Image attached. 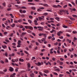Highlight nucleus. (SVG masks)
Here are the masks:
<instances>
[{
    "instance_id": "obj_1",
    "label": "nucleus",
    "mask_w": 77,
    "mask_h": 77,
    "mask_svg": "<svg viewBox=\"0 0 77 77\" xmlns=\"http://www.w3.org/2000/svg\"><path fill=\"white\" fill-rule=\"evenodd\" d=\"M65 12V11L63 10H60L59 13V14L62 15L63 14V12Z\"/></svg>"
},
{
    "instance_id": "obj_2",
    "label": "nucleus",
    "mask_w": 77,
    "mask_h": 77,
    "mask_svg": "<svg viewBox=\"0 0 77 77\" xmlns=\"http://www.w3.org/2000/svg\"><path fill=\"white\" fill-rule=\"evenodd\" d=\"M62 33H63V32L60 31L57 32V35L58 36H60V34H62Z\"/></svg>"
},
{
    "instance_id": "obj_3",
    "label": "nucleus",
    "mask_w": 77,
    "mask_h": 77,
    "mask_svg": "<svg viewBox=\"0 0 77 77\" xmlns=\"http://www.w3.org/2000/svg\"><path fill=\"white\" fill-rule=\"evenodd\" d=\"M9 70L11 72H13L14 71V68L11 67H10Z\"/></svg>"
},
{
    "instance_id": "obj_4",
    "label": "nucleus",
    "mask_w": 77,
    "mask_h": 77,
    "mask_svg": "<svg viewBox=\"0 0 77 77\" xmlns=\"http://www.w3.org/2000/svg\"><path fill=\"white\" fill-rule=\"evenodd\" d=\"M34 22L35 23L34 24L35 25H38V22L37 21H36V20H35L34 21Z\"/></svg>"
},
{
    "instance_id": "obj_5",
    "label": "nucleus",
    "mask_w": 77,
    "mask_h": 77,
    "mask_svg": "<svg viewBox=\"0 0 77 77\" xmlns=\"http://www.w3.org/2000/svg\"><path fill=\"white\" fill-rule=\"evenodd\" d=\"M44 72H45V73H48V72H49V71L47 70H44Z\"/></svg>"
},
{
    "instance_id": "obj_6",
    "label": "nucleus",
    "mask_w": 77,
    "mask_h": 77,
    "mask_svg": "<svg viewBox=\"0 0 77 77\" xmlns=\"http://www.w3.org/2000/svg\"><path fill=\"white\" fill-rule=\"evenodd\" d=\"M38 18L40 21H41V20H44V18H42L41 17H38Z\"/></svg>"
},
{
    "instance_id": "obj_7",
    "label": "nucleus",
    "mask_w": 77,
    "mask_h": 77,
    "mask_svg": "<svg viewBox=\"0 0 77 77\" xmlns=\"http://www.w3.org/2000/svg\"><path fill=\"white\" fill-rule=\"evenodd\" d=\"M28 29H29L30 30H33V27H32V26H29Z\"/></svg>"
},
{
    "instance_id": "obj_8",
    "label": "nucleus",
    "mask_w": 77,
    "mask_h": 77,
    "mask_svg": "<svg viewBox=\"0 0 77 77\" xmlns=\"http://www.w3.org/2000/svg\"><path fill=\"white\" fill-rule=\"evenodd\" d=\"M42 36H44V37H47V34L45 33H42Z\"/></svg>"
},
{
    "instance_id": "obj_9",
    "label": "nucleus",
    "mask_w": 77,
    "mask_h": 77,
    "mask_svg": "<svg viewBox=\"0 0 77 77\" xmlns=\"http://www.w3.org/2000/svg\"><path fill=\"white\" fill-rule=\"evenodd\" d=\"M27 33L26 32H23L22 33V36H24V35H26Z\"/></svg>"
},
{
    "instance_id": "obj_10",
    "label": "nucleus",
    "mask_w": 77,
    "mask_h": 77,
    "mask_svg": "<svg viewBox=\"0 0 77 77\" xmlns=\"http://www.w3.org/2000/svg\"><path fill=\"white\" fill-rule=\"evenodd\" d=\"M41 63L40 62H38L37 63V66H41Z\"/></svg>"
},
{
    "instance_id": "obj_11",
    "label": "nucleus",
    "mask_w": 77,
    "mask_h": 77,
    "mask_svg": "<svg viewBox=\"0 0 77 77\" xmlns=\"http://www.w3.org/2000/svg\"><path fill=\"white\" fill-rule=\"evenodd\" d=\"M11 26L12 27H14L15 26V23H13L12 25H11Z\"/></svg>"
},
{
    "instance_id": "obj_12",
    "label": "nucleus",
    "mask_w": 77,
    "mask_h": 77,
    "mask_svg": "<svg viewBox=\"0 0 77 77\" xmlns=\"http://www.w3.org/2000/svg\"><path fill=\"white\" fill-rule=\"evenodd\" d=\"M2 47L4 49H5V48H7V46H6V45L5 46L4 45H2Z\"/></svg>"
},
{
    "instance_id": "obj_13",
    "label": "nucleus",
    "mask_w": 77,
    "mask_h": 77,
    "mask_svg": "<svg viewBox=\"0 0 77 77\" xmlns=\"http://www.w3.org/2000/svg\"><path fill=\"white\" fill-rule=\"evenodd\" d=\"M41 41L42 42H45V38H43L42 39Z\"/></svg>"
},
{
    "instance_id": "obj_14",
    "label": "nucleus",
    "mask_w": 77,
    "mask_h": 77,
    "mask_svg": "<svg viewBox=\"0 0 77 77\" xmlns=\"http://www.w3.org/2000/svg\"><path fill=\"white\" fill-rule=\"evenodd\" d=\"M30 76L31 77H34V74H33V73H32L30 75Z\"/></svg>"
},
{
    "instance_id": "obj_15",
    "label": "nucleus",
    "mask_w": 77,
    "mask_h": 77,
    "mask_svg": "<svg viewBox=\"0 0 77 77\" xmlns=\"http://www.w3.org/2000/svg\"><path fill=\"white\" fill-rule=\"evenodd\" d=\"M28 68H30V65L29 63H28L27 64Z\"/></svg>"
},
{
    "instance_id": "obj_16",
    "label": "nucleus",
    "mask_w": 77,
    "mask_h": 77,
    "mask_svg": "<svg viewBox=\"0 0 77 77\" xmlns=\"http://www.w3.org/2000/svg\"><path fill=\"white\" fill-rule=\"evenodd\" d=\"M72 33L73 34H76L77 33V31H72Z\"/></svg>"
},
{
    "instance_id": "obj_17",
    "label": "nucleus",
    "mask_w": 77,
    "mask_h": 77,
    "mask_svg": "<svg viewBox=\"0 0 77 77\" xmlns=\"http://www.w3.org/2000/svg\"><path fill=\"white\" fill-rule=\"evenodd\" d=\"M20 43H21V41L20 40H18V42H17V44L18 45H20Z\"/></svg>"
},
{
    "instance_id": "obj_18",
    "label": "nucleus",
    "mask_w": 77,
    "mask_h": 77,
    "mask_svg": "<svg viewBox=\"0 0 77 77\" xmlns=\"http://www.w3.org/2000/svg\"><path fill=\"white\" fill-rule=\"evenodd\" d=\"M55 32V30L54 29H52V31H50V33H53V32Z\"/></svg>"
},
{
    "instance_id": "obj_19",
    "label": "nucleus",
    "mask_w": 77,
    "mask_h": 77,
    "mask_svg": "<svg viewBox=\"0 0 77 77\" xmlns=\"http://www.w3.org/2000/svg\"><path fill=\"white\" fill-rule=\"evenodd\" d=\"M43 6H46V7H48V5L47 4H43Z\"/></svg>"
},
{
    "instance_id": "obj_20",
    "label": "nucleus",
    "mask_w": 77,
    "mask_h": 77,
    "mask_svg": "<svg viewBox=\"0 0 77 77\" xmlns=\"http://www.w3.org/2000/svg\"><path fill=\"white\" fill-rule=\"evenodd\" d=\"M19 61L20 62H24V60L23 59H22L21 58H20L19 59Z\"/></svg>"
},
{
    "instance_id": "obj_21",
    "label": "nucleus",
    "mask_w": 77,
    "mask_h": 77,
    "mask_svg": "<svg viewBox=\"0 0 77 77\" xmlns=\"http://www.w3.org/2000/svg\"><path fill=\"white\" fill-rule=\"evenodd\" d=\"M55 19H56V20H57L58 21H59V20H60V19L58 17H57L55 18Z\"/></svg>"
},
{
    "instance_id": "obj_22",
    "label": "nucleus",
    "mask_w": 77,
    "mask_h": 77,
    "mask_svg": "<svg viewBox=\"0 0 77 77\" xmlns=\"http://www.w3.org/2000/svg\"><path fill=\"white\" fill-rule=\"evenodd\" d=\"M31 8L32 9V10H35V9H36V8L35 7H31Z\"/></svg>"
},
{
    "instance_id": "obj_23",
    "label": "nucleus",
    "mask_w": 77,
    "mask_h": 77,
    "mask_svg": "<svg viewBox=\"0 0 77 77\" xmlns=\"http://www.w3.org/2000/svg\"><path fill=\"white\" fill-rule=\"evenodd\" d=\"M39 74L42 77L43 76V74H42V73L41 72H39Z\"/></svg>"
},
{
    "instance_id": "obj_24",
    "label": "nucleus",
    "mask_w": 77,
    "mask_h": 77,
    "mask_svg": "<svg viewBox=\"0 0 77 77\" xmlns=\"http://www.w3.org/2000/svg\"><path fill=\"white\" fill-rule=\"evenodd\" d=\"M69 18L71 20H75V19H74V18H72L71 17H69Z\"/></svg>"
},
{
    "instance_id": "obj_25",
    "label": "nucleus",
    "mask_w": 77,
    "mask_h": 77,
    "mask_svg": "<svg viewBox=\"0 0 77 77\" xmlns=\"http://www.w3.org/2000/svg\"><path fill=\"white\" fill-rule=\"evenodd\" d=\"M47 15H48V13H45L43 14V15H44V16Z\"/></svg>"
},
{
    "instance_id": "obj_26",
    "label": "nucleus",
    "mask_w": 77,
    "mask_h": 77,
    "mask_svg": "<svg viewBox=\"0 0 77 77\" xmlns=\"http://www.w3.org/2000/svg\"><path fill=\"white\" fill-rule=\"evenodd\" d=\"M55 71H58V72H59V71H60V69H55Z\"/></svg>"
},
{
    "instance_id": "obj_27",
    "label": "nucleus",
    "mask_w": 77,
    "mask_h": 77,
    "mask_svg": "<svg viewBox=\"0 0 77 77\" xmlns=\"http://www.w3.org/2000/svg\"><path fill=\"white\" fill-rule=\"evenodd\" d=\"M54 8H57V5H53L52 6Z\"/></svg>"
},
{
    "instance_id": "obj_28",
    "label": "nucleus",
    "mask_w": 77,
    "mask_h": 77,
    "mask_svg": "<svg viewBox=\"0 0 77 77\" xmlns=\"http://www.w3.org/2000/svg\"><path fill=\"white\" fill-rule=\"evenodd\" d=\"M0 74H5V73L2 71H0Z\"/></svg>"
},
{
    "instance_id": "obj_29",
    "label": "nucleus",
    "mask_w": 77,
    "mask_h": 77,
    "mask_svg": "<svg viewBox=\"0 0 77 77\" xmlns=\"http://www.w3.org/2000/svg\"><path fill=\"white\" fill-rule=\"evenodd\" d=\"M59 38H60V39H63V36H59Z\"/></svg>"
},
{
    "instance_id": "obj_30",
    "label": "nucleus",
    "mask_w": 77,
    "mask_h": 77,
    "mask_svg": "<svg viewBox=\"0 0 77 77\" xmlns=\"http://www.w3.org/2000/svg\"><path fill=\"white\" fill-rule=\"evenodd\" d=\"M63 64V62H60V65H62Z\"/></svg>"
},
{
    "instance_id": "obj_31",
    "label": "nucleus",
    "mask_w": 77,
    "mask_h": 77,
    "mask_svg": "<svg viewBox=\"0 0 77 77\" xmlns=\"http://www.w3.org/2000/svg\"><path fill=\"white\" fill-rule=\"evenodd\" d=\"M28 5H35V4L33 3H28Z\"/></svg>"
},
{
    "instance_id": "obj_32",
    "label": "nucleus",
    "mask_w": 77,
    "mask_h": 77,
    "mask_svg": "<svg viewBox=\"0 0 77 77\" xmlns=\"http://www.w3.org/2000/svg\"><path fill=\"white\" fill-rule=\"evenodd\" d=\"M22 20L21 19H20L18 21V23H21L22 21Z\"/></svg>"
},
{
    "instance_id": "obj_33",
    "label": "nucleus",
    "mask_w": 77,
    "mask_h": 77,
    "mask_svg": "<svg viewBox=\"0 0 77 77\" xmlns=\"http://www.w3.org/2000/svg\"><path fill=\"white\" fill-rule=\"evenodd\" d=\"M2 5L3 6L5 7L6 6V3L4 2L3 3H2Z\"/></svg>"
},
{
    "instance_id": "obj_34",
    "label": "nucleus",
    "mask_w": 77,
    "mask_h": 77,
    "mask_svg": "<svg viewBox=\"0 0 77 77\" xmlns=\"http://www.w3.org/2000/svg\"><path fill=\"white\" fill-rule=\"evenodd\" d=\"M29 17L30 19H32L33 18V17L32 16H29Z\"/></svg>"
},
{
    "instance_id": "obj_35",
    "label": "nucleus",
    "mask_w": 77,
    "mask_h": 77,
    "mask_svg": "<svg viewBox=\"0 0 77 77\" xmlns=\"http://www.w3.org/2000/svg\"><path fill=\"white\" fill-rule=\"evenodd\" d=\"M28 21L30 23V24L32 23V21L30 20H28Z\"/></svg>"
},
{
    "instance_id": "obj_36",
    "label": "nucleus",
    "mask_w": 77,
    "mask_h": 77,
    "mask_svg": "<svg viewBox=\"0 0 77 77\" xmlns=\"http://www.w3.org/2000/svg\"><path fill=\"white\" fill-rule=\"evenodd\" d=\"M24 52L26 54L29 55V53H28V52H27L26 51H24Z\"/></svg>"
},
{
    "instance_id": "obj_37",
    "label": "nucleus",
    "mask_w": 77,
    "mask_h": 77,
    "mask_svg": "<svg viewBox=\"0 0 77 77\" xmlns=\"http://www.w3.org/2000/svg\"><path fill=\"white\" fill-rule=\"evenodd\" d=\"M7 69H5V70H3V72H7Z\"/></svg>"
},
{
    "instance_id": "obj_38",
    "label": "nucleus",
    "mask_w": 77,
    "mask_h": 77,
    "mask_svg": "<svg viewBox=\"0 0 77 77\" xmlns=\"http://www.w3.org/2000/svg\"><path fill=\"white\" fill-rule=\"evenodd\" d=\"M10 16H11V17L12 18H14V16H13V15H12V14H10Z\"/></svg>"
},
{
    "instance_id": "obj_39",
    "label": "nucleus",
    "mask_w": 77,
    "mask_h": 77,
    "mask_svg": "<svg viewBox=\"0 0 77 77\" xmlns=\"http://www.w3.org/2000/svg\"><path fill=\"white\" fill-rule=\"evenodd\" d=\"M5 56L6 57H8V53L7 52H6V53L5 54Z\"/></svg>"
},
{
    "instance_id": "obj_40",
    "label": "nucleus",
    "mask_w": 77,
    "mask_h": 77,
    "mask_svg": "<svg viewBox=\"0 0 77 77\" xmlns=\"http://www.w3.org/2000/svg\"><path fill=\"white\" fill-rule=\"evenodd\" d=\"M71 3H72V5H74V6H75V3L74 2H71Z\"/></svg>"
},
{
    "instance_id": "obj_41",
    "label": "nucleus",
    "mask_w": 77,
    "mask_h": 77,
    "mask_svg": "<svg viewBox=\"0 0 77 77\" xmlns=\"http://www.w3.org/2000/svg\"><path fill=\"white\" fill-rule=\"evenodd\" d=\"M2 26L3 27H4V28H5L6 27L5 25H4L3 23L2 24Z\"/></svg>"
},
{
    "instance_id": "obj_42",
    "label": "nucleus",
    "mask_w": 77,
    "mask_h": 77,
    "mask_svg": "<svg viewBox=\"0 0 77 77\" xmlns=\"http://www.w3.org/2000/svg\"><path fill=\"white\" fill-rule=\"evenodd\" d=\"M38 35L39 36H42V33H40Z\"/></svg>"
},
{
    "instance_id": "obj_43",
    "label": "nucleus",
    "mask_w": 77,
    "mask_h": 77,
    "mask_svg": "<svg viewBox=\"0 0 77 77\" xmlns=\"http://www.w3.org/2000/svg\"><path fill=\"white\" fill-rule=\"evenodd\" d=\"M66 36H68V37H71V35H70L68 34H66Z\"/></svg>"
},
{
    "instance_id": "obj_44",
    "label": "nucleus",
    "mask_w": 77,
    "mask_h": 77,
    "mask_svg": "<svg viewBox=\"0 0 77 77\" xmlns=\"http://www.w3.org/2000/svg\"><path fill=\"white\" fill-rule=\"evenodd\" d=\"M25 28L26 29H29V26H25Z\"/></svg>"
},
{
    "instance_id": "obj_45",
    "label": "nucleus",
    "mask_w": 77,
    "mask_h": 77,
    "mask_svg": "<svg viewBox=\"0 0 77 77\" xmlns=\"http://www.w3.org/2000/svg\"><path fill=\"white\" fill-rule=\"evenodd\" d=\"M18 68H16V69H15V71L16 72H18Z\"/></svg>"
},
{
    "instance_id": "obj_46",
    "label": "nucleus",
    "mask_w": 77,
    "mask_h": 77,
    "mask_svg": "<svg viewBox=\"0 0 77 77\" xmlns=\"http://www.w3.org/2000/svg\"><path fill=\"white\" fill-rule=\"evenodd\" d=\"M12 45H14V46H15V45H16V44H15V43H12Z\"/></svg>"
},
{
    "instance_id": "obj_47",
    "label": "nucleus",
    "mask_w": 77,
    "mask_h": 77,
    "mask_svg": "<svg viewBox=\"0 0 77 77\" xmlns=\"http://www.w3.org/2000/svg\"><path fill=\"white\" fill-rule=\"evenodd\" d=\"M47 11H48V12H52V10H47Z\"/></svg>"
},
{
    "instance_id": "obj_48",
    "label": "nucleus",
    "mask_w": 77,
    "mask_h": 77,
    "mask_svg": "<svg viewBox=\"0 0 77 77\" xmlns=\"http://www.w3.org/2000/svg\"><path fill=\"white\" fill-rule=\"evenodd\" d=\"M16 33L17 35L18 36H20V34H19V32H17Z\"/></svg>"
},
{
    "instance_id": "obj_49",
    "label": "nucleus",
    "mask_w": 77,
    "mask_h": 77,
    "mask_svg": "<svg viewBox=\"0 0 77 77\" xmlns=\"http://www.w3.org/2000/svg\"><path fill=\"white\" fill-rule=\"evenodd\" d=\"M69 23V24H72V22L71 21H69L68 22Z\"/></svg>"
},
{
    "instance_id": "obj_50",
    "label": "nucleus",
    "mask_w": 77,
    "mask_h": 77,
    "mask_svg": "<svg viewBox=\"0 0 77 77\" xmlns=\"http://www.w3.org/2000/svg\"><path fill=\"white\" fill-rule=\"evenodd\" d=\"M11 8H8V9H7V11H11Z\"/></svg>"
},
{
    "instance_id": "obj_51",
    "label": "nucleus",
    "mask_w": 77,
    "mask_h": 77,
    "mask_svg": "<svg viewBox=\"0 0 77 77\" xmlns=\"http://www.w3.org/2000/svg\"><path fill=\"white\" fill-rule=\"evenodd\" d=\"M14 23H18V22L17 20H14Z\"/></svg>"
},
{
    "instance_id": "obj_52",
    "label": "nucleus",
    "mask_w": 77,
    "mask_h": 77,
    "mask_svg": "<svg viewBox=\"0 0 77 77\" xmlns=\"http://www.w3.org/2000/svg\"><path fill=\"white\" fill-rule=\"evenodd\" d=\"M52 59L53 60V61H55V60H56V58H52Z\"/></svg>"
},
{
    "instance_id": "obj_53",
    "label": "nucleus",
    "mask_w": 77,
    "mask_h": 77,
    "mask_svg": "<svg viewBox=\"0 0 77 77\" xmlns=\"http://www.w3.org/2000/svg\"><path fill=\"white\" fill-rule=\"evenodd\" d=\"M54 75H58V74L57 73H54Z\"/></svg>"
},
{
    "instance_id": "obj_54",
    "label": "nucleus",
    "mask_w": 77,
    "mask_h": 77,
    "mask_svg": "<svg viewBox=\"0 0 77 77\" xmlns=\"http://www.w3.org/2000/svg\"><path fill=\"white\" fill-rule=\"evenodd\" d=\"M72 17H77V16L73 14L72 15Z\"/></svg>"
},
{
    "instance_id": "obj_55",
    "label": "nucleus",
    "mask_w": 77,
    "mask_h": 77,
    "mask_svg": "<svg viewBox=\"0 0 77 77\" xmlns=\"http://www.w3.org/2000/svg\"><path fill=\"white\" fill-rule=\"evenodd\" d=\"M66 7H67V5H65L63 6V8H66Z\"/></svg>"
},
{
    "instance_id": "obj_56",
    "label": "nucleus",
    "mask_w": 77,
    "mask_h": 77,
    "mask_svg": "<svg viewBox=\"0 0 77 77\" xmlns=\"http://www.w3.org/2000/svg\"><path fill=\"white\" fill-rule=\"evenodd\" d=\"M52 38V37L51 36H49L48 37V38L50 39H51Z\"/></svg>"
},
{
    "instance_id": "obj_57",
    "label": "nucleus",
    "mask_w": 77,
    "mask_h": 77,
    "mask_svg": "<svg viewBox=\"0 0 77 77\" xmlns=\"http://www.w3.org/2000/svg\"><path fill=\"white\" fill-rule=\"evenodd\" d=\"M63 75L60 74L59 75V77H63Z\"/></svg>"
},
{
    "instance_id": "obj_58",
    "label": "nucleus",
    "mask_w": 77,
    "mask_h": 77,
    "mask_svg": "<svg viewBox=\"0 0 77 77\" xmlns=\"http://www.w3.org/2000/svg\"><path fill=\"white\" fill-rule=\"evenodd\" d=\"M57 41L58 42H61V40H60V39H58L57 40Z\"/></svg>"
},
{
    "instance_id": "obj_59",
    "label": "nucleus",
    "mask_w": 77,
    "mask_h": 77,
    "mask_svg": "<svg viewBox=\"0 0 77 77\" xmlns=\"http://www.w3.org/2000/svg\"><path fill=\"white\" fill-rule=\"evenodd\" d=\"M39 9H44V7H40L39 8Z\"/></svg>"
},
{
    "instance_id": "obj_60",
    "label": "nucleus",
    "mask_w": 77,
    "mask_h": 77,
    "mask_svg": "<svg viewBox=\"0 0 77 77\" xmlns=\"http://www.w3.org/2000/svg\"><path fill=\"white\" fill-rule=\"evenodd\" d=\"M63 27H64V28H68V26H63Z\"/></svg>"
},
{
    "instance_id": "obj_61",
    "label": "nucleus",
    "mask_w": 77,
    "mask_h": 77,
    "mask_svg": "<svg viewBox=\"0 0 77 77\" xmlns=\"http://www.w3.org/2000/svg\"><path fill=\"white\" fill-rule=\"evenodd\" d=\"M33 59H35V57H32V60H33Z\"/></svg>"
},
{
    "instance_id": "obj_62",
    "label": "nucleus",
    "mask_w": 77,
    "mask_h": 77,
    "mask_svg": "<svg viewBox=\"0 0 77 77\" xmlns=\"http://www.w3.org/2000/svg\"><path fill=\"white\" fill-rule=\"evenodd\" d=\"M11 56H14V55H15V54L12 53L11 54Z\"/></svg>"
},
{
    "instance_id": "obj_63",
    "label": "nucleus",
    "mask_w": 77,
    "mask_h": 77,
    "mask_svg": "<svg viewBox=\"0 0 77 77\" xmlns=\"http://www.w3.org/2000/svg\"><path fill=\"white\" fill-rule=\"evenodd\" d=\"M5 62H8V60L7 59H6L5 60Z\"/></svg>"
},
{
    "instance_id": "obj_64",
    "label": "nucleus",
    "mask_w": 77,
    "mask_h": 77,
    "mask_svg": "<svg viewBox=\"0 0 77 77\" xmlns=\"http://www.w3.org/2000/svg\"><path fill=\"white\" fill-rule=\"evenodd\" d=\"M10 77H15V76H14V75H10Z\"/></svg>"
}]
</instances>
